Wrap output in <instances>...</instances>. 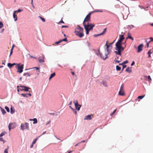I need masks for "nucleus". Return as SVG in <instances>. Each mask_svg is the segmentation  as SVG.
Here are the masks:
<instances>
[{
  "instance_id": "nucleus-31",
  "label": "nucleus",
  "mask_w": 153,
  "mask_h": 153,
  "mask_svg": "<svg viewBox=\"0 0 153 153\" xmlns=\"http://www.w3.org/2000/svg\"><path fill=\"white\" fill-rule=\"evenodd\" d=\"M145 95L139 96L138 97V98L139 99H142L145 97Z\"/></svg>"
},
{
  "instance_id": "nucleus-1",
  "label": "nucleus",
  "mask_w": 153,
  "mask_h": 153,
  "mask_svg": "<svg viewBox=\"0 0 153 153\" xmlns=\"http://www.w3.org/2000/svg\"><path fill=\"white\" fill-rule=\"evenodd\" d=\"M119 36V39L116 44V49L117 51H115V52L116 54L121 55V52L124 50L126 45H125L124 47L122 46L123 43L122 42L125 39L124 35H120Z\"/></svg>"
},
{
  "instance_id": "nucleus-20",
  "label": "nucleus",
  "mask_w": 153,
  "mask_h": 153,
  "mask_svg": "<svg viewBox=\"0 0 153 153\" xmlns=\"http://www.w3.org/2000/svg\"><path fill=\"white\" fill-rule=\"evenodd\" d=\"M16 12V11H14L13 13V17L15 21H16L17 19V16L15 14Z\"/></svg>"
},
{
  "instance_id": "nucleus-62",
  "label": "nucleus",
  "mask_w": 153,
  "mask_h": 153,
  "mask_svg": "<svg viewBox=\"0 0 153 153\" xmlns=\"http://www.w3.org/2000/svg\"><path fill=\"white\" fill-rule=\"evenodd\" d=\"M140 7H141V9H144V7H143V6H141V7H140Z\"/></svg>"
},
{
  "instance_id": "nucleus-25",
  "label": "nucleus",
  "mask_w": 153,
  "mask_h": 153,
  "mask_svg": "<svg viewBox=\"0 0 153 153\" xmlns=\"http://www.w3.org/2000/svg\"><path fill=\"white\" fill-rule=\"evenodd\" d=\"M0 108H1V110L2 112V114L4 115V114L6 113V111L4 110V109L2 108L1 107H0Z\"/></svg>"
},
{
  "instance_id": "nucleus-58",
  "label": "nucleus",
  "mask_w": 153,
  "mask_h": 153,
  "mask_svg": "<svg viewBox=\"0 0 153 153\" xmlns=\"http://www.w3.org/2000/svg\"><path fill=\"white\" fill-rule=\"evenodd\" d=\"M12 50H11V51H10V55H11V54L12 53V52H13V51H12Z\"/></svg>"
},
{
  "instance_id": "nucleus-3",
  "label": "nucleus",
  "mask_w": 153,
  "mask_h": 153,
  "mask_svg": "<svg viewBox=\"0 0 153 153\" xmlns=\"http://www.w3.org/2000/svg\"><path fill=\"white\" fill-rule=\"evenodd\" d=\"M16 68H17V72L19 73H21L23 71L24 65L19 64H16Z\"/></svg>"
},
{
  "instance_id": "nucleus-39",
  "label": "nucleus",
  "mask_w": 153,
  "mask_h": 153,
  "mask_svg": "<svg viewBox=\"0 0 153 153\" xmlns=\"http://www.w3.org/2000/svg\"><path fill=\"white\" fill-rule=\"evenodd\" d=\"M116 110H117V109H115V110H114L113 111V112L112 113H111V114L110 115H111V116H112V115H113V114H114L115 113V112H116Z\"/></svg>"
},
{
  "instance_id": "nucleus-30",
  "label": "nucleus",
  "mask_w": 153,
  "mask_h": 153,
  "mask_svg": "<svg viewBox=\"0 0 153 153\" xmlns=\"http://www.w3.org/2000/svg\"><path fill=\"white\" fill-rule=\"evenodd\" d=\"M116 70L117 71H120L121 69V67H119L118 65H117L116 66Z\"/></svg>"
},
{
  "instance_id": "nucleus-29",
  "label": "nucleus",
  "mask_w": 153,
  "mask_h": 153,
  "mask_svg": "<svg viewBox=\"0 0 153 153\" xmlns=\"http://www.w3.org/2000/svg\"><path fill=\"white\" fill-rule=\"evenodd\" d=\"M39 17L42 20L43 22H45V20L44 18H42L41 16H39Z\"/></svg>"
},
{
  "instance_id": "nucleus-34",
  "label": "nucleus",
  "mask_w": 153,
  "mask_h": 153,
  "mask_svg": "<svg viewBox=\"0 0 153 153\" xmlns=\"http://www.w3.org/2000/svg\"><path fill=\"white\" fill-rule=\"evenodd\" d=\"M24 76L27 75L28 76H30V75L28 73H25L23 74Z\"/></svg>"
},
{
  "instance_id": "nucleus-28",
  "label": "nucleus",
  "mask_w": 153,
  "mask_h": 153,
  "mask_svg": "<svg viewBox=\"0 0 153 153\" xmlns=\"http://www.w3.org/2000/svg\"><path fill=\"white\" fill-rule=\"evenodd\" d=\"M102 84L105 87L107 86V84L105 81H102Z\"/></svg>"
},
{
  "instance_id": "nucleus-42",
  "label": "nucleus",
  "mask_w": 153,
  "mask_h": 153,
  "mask_svg": "<svg viewBox=\"0 0 153 153\" xmlns=\"http://www.w3.org/2000/svg\"><path fill=\"white\" fill-rule=\"evenodd\" d=\"M62 42L61 40H59L58 42H56L55 43V44H58L59 43H60Z\"/></svg>"
},
{
  "instance_id": "nucleus-8",
  "label": "nucleus",
  "mask_w": 153,
  "mask_h": 153,
  "mask_svg": "<svg viewBox=\"0 0 153 153\" xmlns=\"http://www.w3.org/2000/svg\"><path fill=\"white\" fill-rule=\"evenodd\" d=\"M73 102L74 103L76 109L78 111H79L81 106L78 104L77 101L76 100L74 101Z\"/></svg>"
},
{
  "instance_id": "nucleus-27",
  "label": "nucleus",
  "mask_w": 153,
  "mask_h": 153,
  "mask_svg": "<svg viewBox=\"0 0 153 153\" xmlns=\"http://www.w3.org/2000/svg\"><path fill=\"white\" fill-rule=\"evenodd\" d=\"M69 107L71 108L72 110L76 114H77V112L71 106H69Z\"/></svg>"
},
{
  "instance_id": "nucleus-57",
  "label": "nucleus",
  "mask_w": 153,
  "mask_h": 153,
  "mask_svg": "<svg viewBox=\"0 0 153 153\" xmlns=\"http://www.w3.org/2000/svg\"><path fill=\"white\" fill-rule=\"evenodd\" d=\"M33 0H31V5L33 4Z\"/></svg>"
},
{
  "instance_id": "nucleus-49",
  "label": "nucleus",
  "mask_w": 153,
  "mask_h": 153,
  "mask_svg": "<svg viewBox=\"0 0 153 153\" xmlns=\"http://www.w3.org/2000/svg\"><path fill=\"white\" fill-rule=\"evenodd\" d=\"M62 18L61 20L59 22V23H64V22L62 20Z\"/></svg>"
},
{
  "instance_id": "nucleus-21",
  "label": "nucleus",
  "mask_w": 153,
  "mask_h": 153,
  "mask_svg": "<svg viewBox=\"0 0 153 153\" xmlns=\"http://www.w3.org/2000/svg\"><path fill=\"white\" fill-rule=\"evenodd\" d=\"M126 71L128 73H130L131 72L132 70L129 67H128L126 70Z\"/></svg>"
},
{
  "instance_id": "nucleus-15",
  "label": "nucleus",
  "mask_w": 153,
  "mask_h": 153,
  "mask_svg": "<svg viewBox=\"0 0 153 153\" xmlns=\"http://www.w3.org/2000/svg\"><path fill=\"white\" fill-rule=\"evenodd\" d=\"M92 119V118L91 117V115H88L85 117V118H84V120H90Z\"/></svg>"
},
{
  "instance_id": "nucleus-40",
  "label": "nucleus",
  "mask_w": 153,
  "mask_h": 153,
  "mask_svg": "<svg viewBox=\"0 0 153 153\" xmlns=\"http://www.w3.org/2000/svg\"><path fill=\"white\" fill-rule=\"evenodd\" d=\"M5 133L4 132H2L0 134V137H1L3 136L5 134Z\"/></svg>"
},
{
  "instance_id": "nucleus-47",
  "label": "nucleus",
  "mask_w": 153,
  "mask_h": 153,
  "mask_svg": "<svg viewBox=\"0 0 153 153\" xmlns=\"http://www.w3.org/2000/svg\"><path fill=\"white\" fill-rule=\"evenodd\" d=\"M68 27V26H66V25H62V28H64V27Z\"/></svg>"
},
{
  "instance_id": "nucleus-22",
  "label": "nucleus",
  "mask_w": 153,
  "mask_h": 153,
  "mask_svg": "<svg viewBox=\"0 0 153 153\" xmlns=\"http://www.w3.org/2000/svg\"><path fill=\"white\" fill-rule=\"evenodd\" d=\"M55 76V72L52 74L49 78V80H50L53 77H54Z\"/></svg>"
},
{
  "instance_id": "nucleus-2",
  "label": "nucleus",
  "mask_w": 153,
  "mask_h": 153,
  "mask_svg": "<svg viewBox=\"0 0 153 153\" xmlns=\"http://www.w3.org/2000/svg\"><path fill=\"white\" fill-rule=\"evenodd\" d=\"M83 31V29L78 25L77 26V27L75 29L74 33L77 36L80 38H82L84 36Z\"/></svg>"
},
{
  "instance_id": "nucleus-52",
  "label": "nucleus",
  "mask_w": 153,
  "mask_h": 153,
  "mask_svg": "<svg viewBox=\"0 0 153 153\" xmlns=\"http://www.w3.org/2000/svg\"><path fill=\"white\" fill-rule=\"evenodd\" d=\"M134 63H135V62H134L133 61V62H132V63L131 64V65L132 66L134 64Z\"/></svg>"
},
{
  "instance_id": "nucleus-14",
  "label": "nucleus",
  "mask_w": 153,
  "mask_h": 153,
  "mask_svg": "<svg viewBox=\"0 0 153 153\" xmlns=\"http://www.w3.org/2000/svg\"><path fill=\"white\" fill-rule=\"evenodd\" d=\"M23 97H30L31 96V94L30 93L29 94H21Z\"/></svg>"
},
{
  "instance_id": "nucleus-26",
  "label": "nucleus",
  "mask_w": 153,
  "mask_h": 153,
  "mask_svg": "<svg viewBox=\"0 0 153 153\" xmlns=\"http://www.w3.org/2000/svg\"><path fill=\"white\" fill-rule=\"evenodd\" d=\"M33 120L34 121V122L33 123V124H35V123H37V120L36 118H35L33 119Z\"/></svg>"
},
{
  "instance_id": "nucleus-33",
  "label": "nucleus",
  "mask_w": 153,
  "mask_h": 153,
  "mask_svg": "<svg viewBox=\"0 0 153 153\" xmlns=\"http://www.w3.org/2000/svg\"><path fill=\"white\" fill-rule=\"evenodd\" d=\"M5 108L6 110L8 112H9L10 109L7 106H5Z\"/></svg>"
},
{
  "instance_id": "nucleus-18",
  "label": "nucleus",
  "mask_w": 153,
  "mask_h": 153,
  "mask_svg": "<svg viewBox=\"0 0 153 153\" xmlns=\"http://www.w3.org/2000/svg\"><path fill=\"white\" fill-rule=\"evenodd\" d=\"M20 87H22V88H24V91H28V89L30 88H28L26 86H24L21 85V86H20Z\"/></svg>"
},
{
  "instance_id": "nucleus-55",
  "label": "nucleus",
  "mask_w": 153,
  "mask_h": 153,
  "mask_svg": "<svg viewBox=\"0 0 153 153\" xmlns=\"http://www.w3.org/2000/svg\"><path fill=\"white\" fill-rule=\"evenodd\" d=\"M87 44L88 45V46L89 47L90 46V43H89V42H88V41H87Z\"/></svg>"
},
{
  "instance_id": "nucleus-12",
  "label": "nucleus",
  "mask_w": 153,
  "mask_h": 153,
  "mask_svg": "<svg viewBox=\"0 0 153 153\" xmlns=\"http://www.w3.org/2000/svg\"><path fill=\"white\" fill-rule=\"evenodd\" d=\"M148 53L149 55V57H151V56H153V49L150 50L149 51Z\"/></svg>"
},
{
  "instance_id": "nucleus-24",
  "label": "nucleus",
  "mask_w": 153,
  "mask_h": 153,
  "mask_svg": "<svg viewBox=\"0 0 153 153\" xmlns=\"http://www.w3.org/2000/svg\"><path fill=\"white\" fill-rule=\"evenodd\" d=\"M106 28H105L104 29L102 33H100L99 34H98V36L102 35L104 34L106 32Z\"/></svg>"
},
{
  "instance_id": "nucleus-48",
  "label": "nucleus",
  "mask_w": 153,
  "mask_h": 153,
  "mask_svg": "<svg viewBox=\"0 0 153 153\" xmlns=\"http://www.w3.org/2000/svg\"><path fill=\"white\" fill-rule=\"evenodd\" d=\"M128 63V61L127 60L123 62V64H124V65H125V64L127 63Z\"/></svg>"
},
{
  "instance_id": "nucleus-64",
  "label": "nucleus",
  "mask_w": 153,
  "mask_h": 153,
  "mask_svg": "<svg viewBox=\"0 0 153 153\" xmlns=\"http://www.w3.org/2000/svg\"><path fill=\"white\" fill-rule=\"evenodd\" d=\"M150 25L151 26H153V23H151V24H150Z\"/></svg>"
},
{
  "instance_id": "nucleus-13",
  "label": "nucleus",
  "mask_w": 153,
  "mask_h": 153,
  "mask_svg": "<svg viewBox=\"0 0 153 153\" xmlns=\"http://www.w3.org/2000/svg\"><path fill=\"white\" fill-rule=\"evenodd\" d=\"M86 31V34H88L89 33V31L90 30H89L88 29V26L86 25H83Z\"/></svg>"
},
{
  "instance_id": "nucleus-60",
  "label": "nucleus",
  "mask_w": 153,
  "mask_h": 153,
  "mask_svg": "<svg viewBox=\"0 0 153 153\" xmlns=\"http://www.w3.org/2000/svg\"><path fill=\"white\" fill-rule=\"evenodd\" d=\"M33 144H32L31 145V146H30V148H32L33 147Z\"/></svg>"
},
{
  "instance_id": "nucleus-36",
  "label": "nucleus",
  "mask_w": 153,
  "mask_h": 153,
  "mask_svg": "<svg viewBox=\"0 0 153 153\" xmlns=\"http://www.w3.org/2000/svg\"><path fill=\"white\" fill-rule=\"evenodd\" d=\"M14 112V111L13 110L12 107L10 108V113L11 114H13Z\"/></svg>"
},
{
  "instance_id": "nucleus-51",
  "label": "nucleus",
  "mask_w": 153,
  "mask_h": 153,
  "mask_svg": "<svg viewBox=\"0 0 153 153\" xmlns=\"http://www.w3.org/2000/svg\"><path fill=\"white\" fill-rule=\"evenodd\" d=\"M126 65H124V64H123V69H124L125 68H126Z\"/></svg>"
},
{
  "instance_id": "nucleus-16",
  "label": "nucleus",
  "mask_w": 153,
  "mask_h": 153,
  "mask_svg": "<svg viewBox=\"0 0 153 153\" xmlns=\"http://www.w3.org/2000/svg\"><path fill=\"white\" fill-rule=\"evenodd\" d=\"M38 61L40 63L45 62L44 58H39Z\"/></svg>"
},
{
  "instance_id": "nucleus-46",
  "label": "nucleus",
  "mask_w": 153,
  "mask_h": 153,
  "mask_svg": "<svg viewBox=\"0 0 153 153\" xmlns=\"http://www.w3.org/2000/svg\"><path fill=\"white\" fill-rule=\"evenodd\" d=\"M148 79L150 80V81H151L152 80V79L151 78V77L150 76H148L147 77Z\"/></svg>"
},
{
  "instance_id": "nucleus-7",
  "label": "nucleus",
  "mask_w": 153,
  "mask_h": 153,
  "mask_svg": "<svg viewBox=\"0 0 153 153\" xmlns=\"http://www.w3.org/2000/svg\"><path fill=\"white\" fill-rule=\"evenodd\" d=\"M124 86V85L123 84H122L121 86L120 90L119 92V94L120 95L124 96L125 95Z\"/></svg>"
},
{
  "instance_id": "nucleus-63",
  "label": "nucleus",
  "mask_w": 153,
  "mask_h": 153,
  "mask_svg": "<svg viewBox=\"0 0 153 153\" xmlns=\"http://www.w3.org/2000/svg\"><path fill=\"white\" fill-rule=\"evenodd\" d=\"M71 73H72V74L73 75H74V72H71Z\"/></svg>"
},
{
  "instance_id": "nucleus-43",
  "label": "nucleus",
  "mask_w": 153,
  "mask_h": 153,
  "mask_svg": "<svg viewBox=\"0 0 153 153\" xmlns=\"http://www.w3.org/2000/svg\"><path fill=\"white\" fill-rule=\"evenodd\" d=\"M0 141H3V143L4 142V140L3 138L2 137H0Z\"/></svg>"
},
{
  "instance_id": "nucleus-53",
  "label": "nucleus",
  "mask_w": 153,
  "mask_h": 153,
  "mask_svg": "<svg viewBox=\"0 0 153 153\" xmlns=\"http://www.w3.org/2000/svg\"><path fill=\"white\" fill-rule=\"evenodd\" d=\"M33 68H35L36 70H39V68L37 67Z\"/></svg>"
},
{
  "instance_id": "nucleus-54",
  "label": "nucleus",
  "mask_w": 153,
  "mask_h": 153,
  "mask_svg": "<svg viewBox=\"0 0 153 153\" xmlns=\"http://www.w3.org/2000/svg\"><path fill=\"white\" fill-rule=\"evenodd\" d=\"M151 39V41H153V38L152 37H150L149 38Z\"/></svg>"
},
{
  "instance_id": "nucleus-37",
  "label": "nucleus",
  "mask_w": 153,
  "mask_h": 153,
  "mask_svg": "<svg viewBox=\"0 0 153 153\" xmlns=\"http://www.w3.org/2000/svg\"><path fill=\"white\" fill-rule=\"evenodd\" d=\"M128 27L130 28L131 29H132L134 27V26L132 25H128Z\"/></svg>"
},
{
  "instance_id": "nucleus-17",
  "label": "nucleus",
  "mask_w": 153,
  "mask_h": 153,
  "mask_svg": "<svg viewBox=\"0 0 153 153\" xmlns=\"http://www.w3.org/2000/svg\"><path fill=\"white\" fill-rule=\"evenodd\" d=\"M16 64L15 63H13V64H11L9 63L7 64V66L10 68H11L13 66L16 65Z\"/></svg>"
},
{
  "instance_id": "nucleus-6",
  "label": "nucleus",
  "mask_w": 153,
  "mask_h": 153,
  "mask_svg": "<svg viewBox=\"0 0 153 153\" xmlns=\"http://www.w3.org/2000/svg\"><path fill=\"white\" fill-rule=\"evenodd\" d=\"M21 128L22 130L25 129H29V124L27 123H25L24 124H22L21 125Z\"/></svg>"
},
{
  "instance_id": "nucleus-5",
  "label": "nucleus",
  "mask_w": 153,
  "mask_h": 153,
  "mask_svg": "<svg viewBox=\"0 0 153 153\" xmlns=\"http://www.w3.org/2000/svg\"><path fill=\"white\" fill-rule=\"evenodd\" d=\"M107 43H108V41H107L106 42L105 44V46H106V47H107V50H106V51L105 53V56H106L105 57H108V56H107L109 54H110V51H109V50H108L110 46H111L113 44V43H110L109 45H108L107 44Z\"/></svg>"
},
{
  "instance_id": "nucleus-44",
  "label": "nucleus",
  "mask_w": 153,
  "mask_h": 153,
  "mask_svg": "<svg viewBox=\"0 0 153 153\" xmlns=\"http://www.w3.org/2000/svg\"><path fill=\"white\" fill-rule=\"evenodd\" d=\"M114 61L115 62V63L116 64V63H119V62H120V61L115 60H114Z\"/></svg>"
},
{
  "instance_id": "nucleus-32",
  "label": "nucleus",
  "mask_w": 153,
  "mask_h": 153,
  "mask_svg": "<svg viewBox=\"0 0 153 153\" xmlns=\"http://www.w3.org/2000/svg\"><path fill=\"white\" fill-rule=\"evenodd\" d=\"M38 139L37 138H35L34 140L32 142V144H34L35 143L36 141H37V140Z\"/></svg>"
},
{
  "instance_id": "nucleus-9",
  "label": "nucleus",
  "mask_w": 153,
  "mask_h": 153,
  "mask_svg": "<svg viewBox=\"0 0 153 153\" xmlns=\"http://www.w3.org/2000/svg\"><path fill=\"white\" fill-rule=\"evenodd\" d=\"M16 124L15 123H10L8 125V128L9 131L11 129L14 128L16 127Z\"/></svg>"
},
{
  "instance_id": "nucleus-19",
  "label": "nucleus",
  "mask_w": 153,
  "mask_h": 153,
  "mask_svg": "<svg viewBox=\"0 0 153 153\" xmlns=\"http://www.w3.org/2000/svg\"><path fill=\"white\" fill-rule=\"evenodd\" d=\"M96 53L97 55V56L98 57H102V55L100 53V50H99L97 51L96 52Z\"/></svg>"
},
{
  "instance_id": "nucleus-50",
  "label": "nucleus",
  "mask_w": 153,
  "mask_h": 153,
  "mask_svg": "<svg viewBox=\"0 0 153 153\" xmlns=\"http://www.w3.org/2000/svg\"><path fill=\"white\" fill-rule=\"evenodd\" d=\"M16 12H21L22 11V10H21L20 9H18V10H17V11H16Z\"/></svg>"
},
{
  "instance_id": "nucleus-11",
  "label": "nucleus",
  "mask_w": 153,
  "mask_h": 153,
  "mask_svg": "<svg viewBox=\"0 0 153 153\" xmlns=\"http://www.w3.org/2000/svg\"><path fill=\"white\" fill-rule=\"evenodd\" d=\"M86 26H88V29L89 30H92L93 27H94L95 25H92L91 24H89V23H88L87 25H86Z\"/></svg>"
},
{
  "instance_id": "nucleus-35",
  "label": "nucleus",
  "mask_w": 153,
  "mask_h": 153,
  "mask_svg": "<svg viewBox=\"0 0 153 153\" xmlns=\"http://www.w3.org/2000/svg\"><path fill=\"white\" fill-rule=\"evenodd\" d=\"M3 26L2 22H0V28H1Z\"/></svg>"
},
{
  "instance_id": "nucleus-10",
  "label": "nucleus",
  "mask_w": 153,
  "mask_h": 153,
  "mask_svg": "<svg viewBox=\"0 0 153 153\" xmlns=\"http://www.w3.org/2000/svg\"><path fill=\"white\" fill-rule=\"evenodd\" d=\"M143 44H141L138 46V47H137V49H138L137 52H141V51L143 50L142 48H143Z\"/></svg>"
},
{
  "instance_id": "nucleus-61",
  "label": "nucleus",
  "mask_w": 153,
  "mask_h": 153,
  "mask_svg": "<svg viewBox=\"0 0 153 153\" xmlns=\"http://www.w3.org/2000/svg\"><path fill=\"white\" fill-rule=\"evenodd\" d=\"M50 121H49V122H48V123L46 124V125H47L48 124L50 123Z\"/></svg>"
},
{
  "instance_id": "nucleus-45",
  "label": "nucleus",
  "mask_w": 153,
  "mask_h": 153,
  "mask_svg": "<svg viewBox=\"0 0 153 153\" xmlns=\"http://www.w3.org/2000/svg\"><path fill=\"white\" fill-rule=\"evenodd\" d=\"M4 152V153H8V149H6Z\"/></svg>"
},
{
  "instance_id": "nucleus-59",
  "label": "nucleus",
  "mask_w": 153,
  "mask_h": 153,
  "mask_svg": "<svg viewBox=\"0 0 153 153\" xmlns=\"http://www.w3.org/2000/svg\"><path fill=\"white\" fill-rule=\"evenodd\" d=\"M19 90L20 91H24V89H19Z\"/></svg>"
},
{
  "instance_id": "nucleus-4",
  "label": "nucleus",
  "mask_w": 153,
  "mask_h": 153,
  "mask_svg": "<svg viewBox=\"0 0 153 153\" xmlns=\"http://www.w3.org/2000/svg\"><path fill=\"white\" fill-rule=\"evenodd\" d=\"M92 12L90 13L88 15H87L85 18L83 22V25H86V22H89L90 21L91 15Z\"/></svg>"
},
{
  "instance_id": "nucleus-41",
  "label": "nucleus",
  "mask_w": 153,
  "mask_h": 153,
  "mask_svg": "<svg viewBox=\"0 0 153 153\" xmlns=\"http://www.w3.org/2000/svg\"><path fill=\"white\" fill-rule=\"evenodd\" d=\"M67 41L68 40H67V38H65V39H63L62 40H61V41H62V42L63 41L66 42V41Z\"/></svg>"
},
{
  "instance_id": "nucleus-56",
  "label": "nucleus",
  "mask_w": 153,
  "mask_h": 153,
  "mask_svg": "<svg viewBox=\"0 0 153 153\" xmlns=\"http://www.w3.org/2000/svg\"><path fill=\"white\" fill-rule=\"evenodd\" d=\"M146 43H147V48H148L149 47V44L147 42H146Z\"/></svg>"
},
{
  "instance_id": "nucleus-23",
  "label": "nucleus",
  "mask_w": 153,
  "mask_h": 153,
  "mask_svg": "<svg viewBox=\"0 0 153 153\" xmlns=\"http://www.w3.org/2000/svg\"><path fill=\"white\" fill-rule=\"evenodd\" d=\"M128 38L127 39L129 38V39H131L132 40H133V39L131 36V34L130 33H128Z\"/></svg>"
},
{
  "instance_id": "nucleus-38",
  "label": "nucleus",
  "mask_w": 153,
  "mask_h": 153,
  "mask_svg": "<svg viewBox=\"0 0 153 153\" xmlns=\"http://www.w3.org/2000/svg\"><path fill=\"white\" fill-rule=\"evenodd\" d=\"M148 40H149V39H145V41L146 42H147L149 44V43L151 42H152V41H151V40H150V41H148Z\"/></svg>"
}]
</instances>
